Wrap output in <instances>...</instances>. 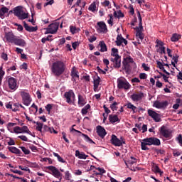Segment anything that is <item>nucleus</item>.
<instances>
[{
    "label": "nucleus",
    "mask_w": 182,
    "mask_h": 182,
    "mask_svg": "<svg viewBox=\"0 0 182 182\" xmlns=\"http://www.w3.org/2000/svg\"><path fill=\"white\" fill-rule=\"evenodd\" d=\"M65 70L66 65L62 60L55 61L51 65V72L56 77L62 76L65 73Z\"/></svg>",
    "instance_id": "obj_1"
},
{
    "label": "nucleus",
    "mask_w": 182,
    "mask_h": 182,
    "mask_svg": "<svg viewBox=\"0 0 182 182\" xmlns=\"http://www.w3.org/2000/svg\"><path fill=\"white\" fill-rule=\"evenodd\" d=\"M15 16H17L21 21L28 18V14L23 11L22 6H18L13 9Z\"/></svg>",
    "instance_id": "obj_2"
},
{
    "label": "nucleus",
    "mask_w": 182,
    "mask_h": 182,
    "mask_svg": "<svg viewBox=\"0 0 182 182\" xmlns=\"http://www.w3.org/2000/svg\"><path fill=\"white\" fill-rule=\"evenodd\" d=\"M20 96L22 99V103L24 106H29L32 103V97L31 94L26 92V90H21L20 92Z\"/></svg>",
    "instance_id": "obj_3"
},
{
    "label": "nucleus",
    "mask_w": 182,
    "mask_h": 182,
    "mask_svg": "<svg viewBox=\"0 0 182 182\" xmlns=\"http://www.w3.org/2000/svg\"><path fill=\"white\" fill-rule=\"evenodd\" d=\"M117 87L119 89H124V90H129L132 85L129 83V81L124 77H119L117 80Z\"/></svg>",
    "instance_id": "obj_4"
},
{
    "label": "nucleus",
    "mask_w": 182,
    "mask_h": 182,
    "mask_svg": "<svg viewBox=\"0 0 182 182\" xmlns=\"http://www.w3.org/2000/svg\"><path fill=\"white\" fill-rule=\"evenodd\" d=\"M6 82L8 83L9 88L11 90H16L18 89V80H16V78L8 76L6 77Z\"/></svg>",
    "instance_id": "obj_5"
},
{
    "label": "nucleus",
    "mask_w": 182,
    "mask_h": 182,
    "mask_svg": "<svg viewBox=\"0 0 182 182\" xmlns=\"http://www.w3.org/2000/svg\"><path fill=\"white\" fill-rule=\"evenodd\" d=\"M59 25H60V23H59V21H56L55 23L50 24L48 27L46 28V35L48 33L55 35V33L58 32V29H59Z\"/></svg>",
    "instance_id": "obj_6"
},
{
    "label": "nucleus",
    "mask_w": 182,
    "mask_h": 182,
    "mask_svg": "<svg viewBox=\"0 0 182 182\" xmlns=\"http://www.w3.org/2000/svg\"><path fill=\"white\" fill-rule=\"evenodd\" d=\"M134 63V60H133V58H132L131 56H128L124 58L122 61L123 70H125V72H127V73L130 70V63Z\"/></svg>",
    "instance_id": "obj_7"
},
{
    "label": "nucleus",
    "mask_w": 182,
    "mask_h": 182,
    "mask_svg": "<svg viewBox=\"0 0 182 182\" xmlns=\"http://www.w3.org/2000/svg\"><path fill=\"white\" fill-rule=\"evenodd\" d=\"M111 143L114 146H116L117 147H120V146H123V144H126V140L123 139V137H121V140L117 138V136L114 134L112 135L111 139Z\"/></svg>",
    "instance_id": "obj_8"
},
{
    "label": "nucleus",
    "mask_w": 182,
    "mask_h": 182,
    "mask_svg": "<svg viewBox=\"0 0 182 182\" xmlns=\"http://www.w3.org/2000/svg\"><path fill=\"white\" fill-rule=\"evenodd\" d=\"M159 133L165 139H171V130L168 129L164 125L159 129Z\"/></svg>",
    "instance_id": "obj_9"
},
{
    "label": "nucleus",
    "mask_w": 182,
    "mask_h": 182,
    "mask_svg": "<svg viewBox=\"0 0 182 182\" xmlns=\"http://www.w3.org/2000/svg\"><path fill=\"white\" fill-rule=\"evenodd\" d=\"M167 106H168V101L160 102L159 100H156L153 104V107H156V109H162L163 110L167 109Z\"/></svg>",
    "instance_id": "obj_10"
},
{
    "label": "nucleus",
    "mask_w": 182,
    "mask_h": 182,
    "mask_svg": "<svg viewBox=\"0 0 182 182\" xmlns=\"http://www.w3.org/2000/svg\"><path fill=\"white\" fill-rule=\"evenodd\" d=\"M134 29H136V34L135 36L138 39L137 43L140 45L141 42L143 41V39H144V34L141 31H143V28L140 27H136Z\"/></svg>",
    "instance_id": "obj_11"
},
{
    "label": "nucleus",
    "mask_w": 182,
    "mask_h": 182,
    "mask_svg": "<svg viewBox=\"0 0 182 182\" xmlns=\"http://www.w3.org/2000/svg\"><path fill=\"white\" fill-rule=\"evenodd\" d=\"M148 114L150 117L153 118L156 123H159L161 122V116L160 114L156 112V111H153L152 109H148Z\"/></svg>",
    "instance_id": "obj_12"
},
{
    "label": "nucleus",
    "mask_w": 182,
    "mask_h": 182,
    "mask_svg": "<svg viewBox=\"0 0 182 182\" xmlns=\"http://www.w3.org/2000/svg\"><path fill=\"white\" fill-rule=\"evenodd\" d=\"M147 146H151V137L145 138L142 140V142L141 143V150H149Z\"/></svg>",
    "instance_id": "obj_13"
},
{
    "label": "nucleus",
    "mask_w": 182,
    "mask_h": 182,
    "mask_svg": "<svg viewBox=\"0 0 182 182\" xmlns=\"http://www.w3.org/2000/svg\"><path fill=\"white\" fill-rule=\"evenodd\" d=\"M4 38L6 41L9 43H14V41H15L16 36L14 35V32L9 31L5 33Z\"/></svg>",
    "instance_id": "obj_14"
},
{
    "label": "nucleus",
    "mask_w": 182,
    "mask_h": 182,
    "mask_svg": "<svg viewBox=\"0 0 182 182\" xmlns=\"http://www.w3.org/2000/svg\"><path fill=\"white\" fill-rule=\"evenodd\" d=\"M64 97H65L67 103L70 105V103H72V97L73 99H75V92H73V90H70L68 92H65Z\"/></svg>",
    "instance_id": "obj_15"
},
{
    "label": "nucleus",
    "mask_w": 182,
    "mask_h": 182,
    "mask_svg": "<svg viewBox=\"0 0 182 182\" xmlns=\"http://www.w3.org/2000/svg\"><path fill=\"white\" fill-rule=\"evenodd\" d=\"M48 170H50V171H52L53 176L54 177H56V178H59V177H62V174L60 173V171H59V169L53 166H50L47 167Z\"/></svg>",
    "instance_id": "obj_16"
},
{
    "label": "nucleus",
    "mask_w": 182,
    "mask_h": 182,
    "mask_svg": "<svg viewBox=\"0 0 182 182\" xmlns=\"http://www.w3.org/2000/svg\"><path fill=\"white\" fill-rule=\"evenodd\" d=\"M111 62L114 63V68L115 69H119L120 66H122V58L121 57H115L111 58Z\"/></svg>",
    "instance_id": "obj_17"
},
{
    "label": "nucleus",
    "mask_w": 182,
    "mask_h": 182,
    "mask_svg": "<svg viewBox=\"0 0 182 182\" xmlns=\"http://www.w3.org/2000/svg\"><path fill=\"white\" fill-rule=\"evenodd\" d=\"M97 133L101 139H105V136L107 134L106 129L100 125L97 126Z\"/></svg>",
    "instance_id": "obj_18"
},
{
    "label": "nucleus",
    "mask_w": 182,
    "mask_h": 182,
    "mask_svg": "<svg viewBox=\"0 0 182 182\" xmlns=\"http://www.w3.org/2000/svg\"><path fill=\"white\" fill-rule=\"evenodd\" d=\"M97 31L98 32L103 33L107 32V26H106V23L103 21L97 22Z\"/></svg>",
    "instance_id": "obj_19"
},
{
    "label": "nucleus",
    "mask_w": 182,
    "mask_h": 182,
    "mask_svg": "<svg viewBox=\"0 0 182 182\" xmlns=\"http://www.w3.org/2000/svg\"><path fill=\"white\" fill-rule=\"evenodd\" d=\"M117 46H122V43H124V45H127V40L123 38L122 34H118L117 36V40L115 41Z\"/></svg>",
    "instance_id": "obj_20"
},
{
    "label": "nucleus",
    "mask_w": 182,
    "mask_h": 182,
    "mask_svg": "<svg viewBox=\"0 0 182 182\" xmlns=\"http://www.w3.org/2000/svg\"><path fill=\"white\" fill-rule=\"evenodd\" d=\"M71 80L73 82H77V80H79V71L76 70V69H75V67H73L72 68L71 70Z\"/></svg>",
    "instance_id": "obj_21"
},
{
    "label": "nucleus",
    "mask_w": 182,
    "mask_h": 182,
    "mask_svg": "<svg viewBox=\"0 0 182 182\" xmlns=\"http://www.w3.org/2000/svg\"><path fill=\"white\" fill-rule=\"evenodd\" d=\"M144 96V94L143 92H140L138 94H133L131 95V99L133 100V102H139V100H141Z\"/></svg>",
    "instance_id": "obj_22"
},
{
    "label": "nucleus",
    "mask_w": 182,
    "mask_h": 182,
    "mask_svg": "<svg viewBox=\"0 0 182 182\" xmlns=\"http://www.w3.org/2000/svg\"><path fill=\"white\" fill-rule=\"evenodd\" d=\"M13 43H14V45H16L17 46H21L22 48L25 47L26 45V42H25V40L22 38H18L16 37L14 39V41H13Z\"/></svg>",
    "instance_id": "obj_23"
},
{
    "label": "nucleus",
    "mask_w": 182,
    "mask_h": 182,
    "mask_svg": "<svg viewBox=\"0 0 182 182\" xmlns=\"http://www.w3.org/2000/svg\"><path fill=\"white\" fill-rule=\"evenodd\" d=\"M23 27L26 29V31H27V32H36V31H38L37 26L36 27L29 26L26 21H23Z\"/></svg>",
    "instance_id": "obj_24"
},
{
    "label": "nucleus",
    "mask_w": 182,
    "mask_h": 182,
    "mask_svg": "<svg viewBox=\"0 0 182 182\" xmlns=\"http://www.w3.org/2000/svg\"><path fill=\"white\" fill-rule=\"evenodd\" d=\"M75 157H78L80 159L86 160L88 155H85L84 152H80L79 150L75 151Z\"/></svg>",
    "instance_id": "obj_25"
},
{
    "label": "nucleus",
    "mask_w": 182,
    "mask_h": 182,
    "mask_svg": "<svg viewBox=\"0 0 182 182\" xmlns=\"http://www.w3.org/2000/svg\"><path fill=\"white\" fill-rule=\"evenodd\" d=\"M109 120L110 123H112V124L116 123V122L120 123V119H119V117H117V115H109Z\"/></svg>",
    "instance_id": "obj_26"
},
{
    "label": "nucleus",
    "mask_w": 182,
    "mask_h": 182,
    "mask_svg": "<svg viewBox=\"0 0 182 182\" xmlns=\"http://www.w3.org/2000/svg\"><path fill=\"white\" fill-rule=\"evenodd\" d=\"M8 149L9 151H11V153H13L14 154H22L21 150L15 146H9Z\"/></svg>",
    "instance_id": "obj_27"
},
{
    "label": "nucleus",
    "mask_w": 182,
    "mask_h": 182,
    "mask_svg": "<svg viewBox=\"0 0 182 182\" xmlns=\"http://www.w3.org/2000/svg\"><path fill=\"white\" fill-rule=\"evenodd\" d=\"M99 46L100 47V52H107V46L105 41H100Z\"/></svg>",
    "instance_id": "obj_28"
},
{
    "label": "nucleus",
    "mask_w": 182,
    "mask_h": 182,
    "mask_svg": "<svg viewBox=\"0 0 182 182\" xmlns=\"http://www.w3.org/2000/svg\"><path fill=\"white\" fill-rule=\"evenodd\" d=\"M160 144H161V142L159 138L151 137V146H160Z\"/></svg>",
    "instance_id": "obj_29"
},
{
    "label": "nucleus",
    "mask_w": 182,
    "mask_h": 182,
    "mask_svg": "<svg viewBox=\"0 0 182 182\" xmlns=\"http://www.w3.org/2000/svg\"><path fill=\"white\" fill-rule=\"evenodd\" d=\"M156 65H157V67L159 68V69H161V70H163L164 73H166V75L169 76L170 73L167 72V70H166V69H164V65H163V63H161V62L157 61Z\"/></svg>",
    "instance_id": "obj_30"
},
{
    "label": "nucleus",
    "mask_w": 182,
    "mask_h": 182,
    "mask_svg": "<svg viewBox=\"0 0 182 182\" xmlns=\"http://www.w3.org/2000/svg\"><path fill=\"white\" fill-rule=\"evenodd\" d=\"M78 105L80 106H85L86 105V100L81 95H78Z\"/></svg>",
    "instance_id": "obj_31"
},
{
    "label": "nucleus",
    "mask_w": 182,
    "mask_h": 182,
    "mask_svg": "<svg viewBox=\"0 0 182 182\" xmlns=\"http://www.w3.org/2000/svg\"><path fill=\"white\" fill-rule=\"evenodd\" d=\"M181 39V36L177 33L173 34L172 37L171 38V42H178Z\"/></svg>",
    "instance_id": "obj_32"
},
{
    "label": "nucleus",
    "mask_w": 182,
    "mask_h": 182,
    "mask_svg": "<svg viewBox=\"0 0 182 182\" xmlns=\"http://www.w3.org/2000/svg\"><path fill=\"white\" fill-rule=\"evenodd\" d=\"M127 109H131L132 110L133 113H137V107L134 106L132 102H128L127 104Z\"/></svg>",
    "instance_id": "obj_33"
},
{
    "label": "nucleus",
    "mask_w": 182,
    "mask_h": 182,
    "mask_svg": "<svg viewBox=\"0 0 182 182\" xmlns=\"http://www.w3.org/2000/svg\"><path fill=\"white\" fill-rule=\"evenodd\" d=\"M111 56H113L114 58H119L120 55H119V50L115 48H112Z\"/></svg>",
    "instance_id": "obj_34"
},
{
    "label": "nucleus",
    "mask_w": 182,
    "mask_h": 182,
    "mask_svg": "<svg viewBox=\"0 0 182 182\" xmlns=\"http://www.w3.org/2000/svg\"><path fill=\"white\" fill-rule=\"evenodd\" d=\"M9 11V8L6 7H2L0 9V18H2V16H4L5 14H8V11Z\"/></svg>",
    "instance_id": "obj_35"
},
{
    "label": "nucleus",
    "mask_w": 182,
    "mask_h": 182,
    "mask_svg": "<svg viewBox=\"0 0 182 182\" xmlns=\"http://www.w3.org/2000/svg\"><path fill=\"white\" fill-rule=\"evenodd\" d=\"M89 109H90V105L87 104L85 105L81 110V113L82 115L87 114V112L89 111Z\"/></svg>",
    "instance_id": "obj_36"
},
{
    "label": "nucleus",
    "mask_w": 182,
    "mask_h": 182,
    "mask_svg": "<svg viewBox=\"0 0 182 182\" xmlns=\"http://www.w3.org/2000/svg\"><path fill=\"white\" fill-rule=\"evenodd\" d=\"M82 136L85 138V141H87L90 144H96V143L93 141V140H92V139H90V137H89V136H87V134H82Z\"/></svg>",
    "instance_id": "obj_37"
},
{
    "label": "nucleus",
    "mask_w": 182,
    "mask_h": 182,
    "mask_svg": "<svg viewBox=\"0 0 182 182\" xmlns=\"http://www.w3.org/2000/svg\"><path fill=\"white\" fill-rule=\"evenodd\" d=\"M36 124L37 125L36 127V130H38V132H41V133H43V124L41 123V122H36Z\"/></svg>",
    "instance_id": "obj_38"
},
{
    "label": "nucleus",
    "mask_w": 182,
    "mask_h": 182,
    "mask_svg": "<svg viewBox=\"0 0 182 182\" xmlns=\"http://www.w3.org/2000/svg\"><path fill=\"white\" fill-rule=\"evenodd\" d=\"M137 16L139 19V27L141 28V29H143V23H142V20H141V15L140 14V11H137Z\"/></svg>",
    "instance_id": "obj_39"
},
{
    "label": "nucleus",
    "mask_w": 182,
    "mask_h": 182,
    "mask_svg": "<svg viewBox=\"0 0 182 182\" xmlns=\"http://www.w3.org/2000/svg\"><path fill=\"white\" fill-rule=\"evenodd\" d=\"M4 68L2 66L0 67V85L2 84V79H4V76H5V71H4Z\"/></svg>",
    "instance_id": "obj_40"
},
{
    "label": "nucleus",
    "mask_w": 182,
    "mask_h": 182,
    "mask_svg": "<svg viewBox=\"0 0 182 182\" xmlns=\"http://www.w3.org/2000/svg\"><path fill=\"white\" fill-rule=\"evenodd\" d=\"M53 156L55 157H57L58 161H60V163H66V161H65V160L61 156H60L59 154L54 152Z\"/></svg>",
    "instance_id": "obj_41"
},
{
    "label": "nucleus",
    "mask_w": 182,
    "mask_h": 182,
    "mask_svg": "<svg viewBox=\"0 0 182 182\" xmlns=\"http://www.w3.org/2000/svg\"><path fill=\"white\" fill-rule=\"evenodd\" d=\"M136 163H137V159L133 156H131V160H128V164L130 166H133V164H136Z\"/></svg>",
    "instance_id": "obj_42"
},
{
    "label": "nucleus",
    "mask_w": 182,
    "mask_h": 182,
    "mask_svg": "<svg viewBox=\"0 0 182 182\" xmlns=\"http://www.w3.org/2000/svg\"><path fill=\"white\" fill-rule=\"evenodd\" d=\"M89 11H91V12H95L96 11V3H92L89 8H88Z\"/></svg>",
    "instance_id": "obj_43"
},
{
    "label": "nucleus",
    "mask_w": 182,
    "mask_h": 182,
    "mask_svg": "<svg viewBox=\"0 0 182 182\" xmlns=\"http://www.w3.org/2000/svg\"><path fill=\"white\" fill-rule=\"evenodd\" d=\"M21 133H27L28 134H31V131H29V128L27 126H23L21 127Z\"/></svg>",
    "instance_id": "obj_44"
},
{
    "label": "nucleus",
    "mask_w": 182,
    "mask_h": 182,
    "mask_svg": "<svg viewBox=\"0 0 182 182\" xmlns=\"http://www.w3.org/2000/svg\"><path fill=\"white\" fill-rule=\"evenodd\" d=\"M109 19L107 21V23L109 25H110L111 26H113V21H114V18H113V14H109L108 15Z\"/></svg>",
    "instance_id": "obj_45"
},
{
    "label": "nucleus",
    "mask_w": 182,
    "mask_h": 182,
    "mask_svg": "<svg viewBox=\"0 0 182 182\" xmlns=\"http://www.w3.org/2000/svg\"><path fill=\"white\" fill-rule=\"evenodd\" d=\"M14 132L16 133V134H19L22 133V127H14Z\"/></svg>",
    "instance_id": "obj_46"
},
{
    "label": "nucleus",
    "mask_w": 182,
    "mask_h": 182,
    "mask_svg": "<svg viewBox=\"0 0 182 182\" xmlns=\"http://www.w3.org/2000/svg\"><path fill=\"white\" fill-rule=\"evenodd\" d=\"M45 132H50V133H52V128L48 127L47 125H44L43 127V133H45Z\"/></svg>",
    "instance_id": "obj_47"
},
{
    "label": "nucleus",
    "mask_w": 182,
    "mask_h": 182,
    "mask_svg": "<svg viewBox=\"0 0 182 182\" xmlns=\"http://www.w3.org/2000/svg\"><path fill=\"white\" fill-rule=\"evenodd\" d=\"M101 5L105 7L107 6L108 8H110V1L108 0H105L101 3Z\"/></svg>",
    "instance_id": "obj_48"
},
{
    "label": "nucleus",
    "mask_w": 182,
    "mask_h": 182,
    "mask_svg": "<svg viewBox=\"0 0 182 182\" xmlns=\"http://www.w3.org/2000/svg\"><path fill=\"white\" fill-rule=\"evenodd\" d=\"M21 149L22 150L23 153L25 154H31V151L26 149L25 146H20Z\"/></svg>",
    "instance_id": "obj_49"
},
{
    "label": "nucleus",
    "mask_w": 182,
    "mask_h": 182,
    "mask_svg": "<svg viewBox=\"0 0 182 182\" xmlns=\"http://www.w3.org/2000/svg\"><path fill=\"white\" fill-rule=\"evenodd\" d=\"M117 105H119V103L114 102L110 105V109H112L113 112H114V110H117Z\"/></svg>",
    "instance_id": "obj_50"
},
{
    "label": "nucleus",
    "mask_w": 182,
    "mask_h": 182,
    "mask_svg": "<svg viewBox=\"0 0 182 182\" xmlns=\"http://www.w3.org/2000/svg\"><path fill=\"white\" fill-rule=\"evenodd\" d=\"M14 26H17V31H18V32H22V31H23V26L18 23H15Z\"/></svg>",
    "instance_id": "obj_51"
},
{
    "label": "nucleus",
    "mask_w": 182,
    "mask_h": 182,
    "mask_svg": "<svg viewBox=\"0 0 182 182\" xmlns=\"http://www.w3.org/2000/svg\"><path fill=\"white\" fill-rule=\"evenodd\" d=\"M154 173H159L160 174H163V171H161V170H160V168L157 165L154 166Z\"/></svg>",
    "instance_id": "obj_52"
},
{
    "label": "nucleus",
    "mask_w": 182,
    "mask_h": 182,
    "mask_svg": "<svg viewBox=\"0 0 182 182\" xmlns=\"http://www.w3.org/2000/svg\"><path fill=\"white\" fill-rule=\"evenodd\" d=\"M159 75H160L161 76H162V77H163L164 82H168V77H168L167 75H166L164 74L163 73H159Z\"/></svg>",
    "instance_id": "obj_53"
},
{
    "label": "nucleus",
    "mask_w": 182,
    "mask_h": 182,
    "mask_svg": "<svg viewBox=\"0 0 182 182\" xmlns=\"http://www.w3.org/2000/svg\"><path fill=\"white\" fill-rule=\"evenodd\" d=\"M156 48H159V46H161V47H163V45H164V43H163V41L157 39L156 41Z\"/></svg>",
    "instance_id": "obj_54"
},
{
    "label": "nucleus",
    "mask_w": 182,
    "mask_h": 182,
    "mask_svg": "<svg viewBox=\"0 0 182 182\" xmlns=\"http://www.w3.org/2000/svg\"><path fill=\"white\" fill-rule=\"evenodd\" d=\"M52 107H53V105L52 104H48L46 106V109L47 110V112L48 113H50V110H52Z\"/></svg>",
    "instance_id": "obj_55"
},
{
    "label": "nucleus",
    "mask_w": 182,
    "mask_h": 182,
    "mask_svg": "<svg viewBox=\"0 0 182 182\" xmlns=\"http://www.w3.org/2000/svg\"><path fill=\"white\" fill-rule=\"evenodd\" d=\"M178 103H180V99H176V104L173 105V109H175V110H177V109L180 107V105H178Z\"/></svg>",
    "instance_id": "obj_56"
},
{
    "label": "nucleus",
    "mask_w": 182,
    "mask_h": 182,
    "mask_svg": "<svg viewBox=\"0 0 182 182\" xmlns=\"http://www.w3.org/2000/svg\"><path fill=\"white\" fill-rule=\"evenodd\" d=\"M94 85L99 86L100 83V77L97 76L96 79H94Z\"/></svg>",
    "instance_id": "obj_57"
},
{
    "label": "nucleus",
    "mask_w": 182,
    "mask_h": 182,
    "mask_svg": "<svg viewBox=\"0 0 182 182\" xmlns=\"http://www.w3.org/2000/svg\"><path fill=\"white\" fill-rule=\"evenodd\" d=\"M65 179L68 181L70 180V173H69V171L65 172Z\"/></svg>",
    "instance_id": "obj_58"
},
{
    "label": "nucleus",
    "mask_w": 182,
    "mask_h": 182,
    "mask_svg": "<svg viewBox=\"0 0 182 182\" xmlns=\"http://www.w3.org/2000/svg\"><path fill=\"white\" fill-rule=\"evenodd\" d=\"M1 59H4V60H5V62H6V60H8V54H6L5 53H2L1 54Z\"/></svg>",
    "instance_id": "obj_59"
},
{
    "label": "nucleus",
    "mask_w": 182,
    "mask_h": 182,
    "mask_svg": "<svg viewBox=\"0 0 182 182\" xmlns=\"http://www.w3.org/2000/svg\"><path fill=\"white\" fill-rule=\"evenodd\" d=\"M18 139H21L23 141H28V137L25 135H20L18 136Z\"/></svg>",
    "instance_id": "obj_60"
},
{
    "label": "nucleus",
    "mask_w": 182,
    "mask_h": 182,
    "mask_svg": "<svg viewBox=\"0 0 182 182\" xmlns=\"http://www.w3.org/2000/svg\"><path fill=\"white\" fill-rule=\"evenodd\" d=\"M70 31L71 33H73V35H75V33H76V27H75L73 26H70Z\"/></svg>",
    "instance_id": "obj_61"
},
{
    "label": "nucleus",
    "mask_w": 182,
    "mask_h": 182,
    "mask_svg": "<svg viewBox=\"0 0 182 182\" xmlns=\"http://www.w3.org/2000/svg\"><path fill=\"white\" fill-rule=\"evenodd\" d=\"M172 60H173V62L175 63H178V55L176 54L175 55H173L172 57Z\"/></svg>",
    "instance_id": "obj_62"
},
{
    "label": "nucleus",
    "mask_w": 182,
    "mask_h": 182,
    "mask_svg": "<svg viewBox=\"0 0 182 182\" xmlns=\"http://www.w3.org/2000/svg\"><path fill=\"white\" fill-rule=\"evenodd\" d=\"M157 154H166V151L164 149H155Z\"/></svg>",
    "instance_id": "obj_63"
},
{
    "label": "nucleus",
    "mask_w": 182,
    "mask_h": 182,
    "mask_svg": "<svg viewBox=\"0 0 182 182\" xmlns=\"http://www.w3.org/2000/svg\"><path fill=\"white\" fill-rule=\"evenodd\" d=\"M177 141H178L179 144L182 146V135L179 134L178 137L176 138Z\"/></svg>",
    "instance_id": "obj_64"
}]
</instances>
